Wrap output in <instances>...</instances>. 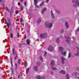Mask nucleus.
I'll return each mask as SVG.
<instances>
[{"mask_svg":"<svg viewBox=\"0 0 79 79\" xmlns=\"http://www.w3.org/2000/svg\"><path fill=\"white\" fill-rule=\"evenodd\" d=\"M23 26H24V24H23Z\"/></svg>","mask_w":79,"mask_h":79,"instance_id":"nucleus-52","label":"nucleus"},{"mask_svg":"<svg viewBox=\"0 0 79 79\" xmlns=\"http://www.w3.org/2000/svg\"><path fill=\"white\" fill-rule=\"evenodd\" d=\"M24 5L26 6V2H24Z\"/></svg>","mask_w":79,"mask_h":79,"instance_id":"nucleus-41","label":"nucleus"},{"mask_svg":"<svg viewBox=\"0 0 79 79\" xmlns=\"http://www.w3.org/2000/svg\"><path fill=\"white\" fill-rule=\"evenodd\" d=\"M29 68L27 69V70H26V74H27L28 73H29Z\"/></svg>","mask_w":79,"mask_h":79,"instance_id":"nucleus-24","label":"nucleus"},{"mask_svg":"<svg viewBox=\"0 0 79 79\" xmlns=\"http://www.w3.org/2000/svg\"><path fill=\"white\" fill-rule=\"evenodd\" d=\"M35 5H37V0H34Z\"/></svg>","mask_w":79,"mask_h":79,"instance_id":"nucleus-17","label":"nucleus"},{"mask_svg":"<svg viewBox=\"0 0 79 79\" xmlns=\"http://www.w3.org/2000/svg\"><path fill=\"white\" fill-rule=\"evenodd\" d=\"M40 60H41V61H43V59H42V56H40Z\"/></svg>","mask_w":79,"mask_h":79,"instance_id":"nucleus-32","label":"nucleus"},{"mask_svg":"<svg viewBox=\"0 0 79 79\" xmlns=\"http://www.w3.org/2000/svg\"><path fill=\"white\" fill-rule=\"evenodd\" d=\"M23 8H24V6H21V7L20 8L21 11H23Z\"/></svg>","mask_w":79,"mask_h":79,"instance_id":"nucleus-19","label":"nucleus"},{"mask_svg":"<svg viewBox=\"0 0 79 79\" xmlns=\"http://www.w3.org/2000/svg\"><path fill=\"white\" fill-rule=\"evenodd\" d=\"M65 26L67 28H68V23L66 22L65 23Z\"/></svg>","mask_w":79,"mask_h":79,"instance_id":"nucleus-27","label":"nucleus"},{"mask_svg":"<svg viewBox=\"0 0 79 79\" xmlns=\"http://www.w3.org/2000/svg\"><path fill=\"white\" fill-rule=\"evenodd\" d=\"M51 17L52 19H54L55 17L54 16V15H53V12H52V10H51Z\"/></svg>","mask_w":79,"mask_h":79,"instance_id":"nucleus-10","label":"nucleus"},{"mask_svg":"<svg viewBox=\"0 0 79 79\" xmlns=\"http://www.w3.org/2000/svg\"><path fill=\"white\" fill-rule=\"evenodd\" d=\"M52 70H56V68L54 67H52Z\"/></svg>","mask_w":79,"mask_h":79,"instance_id":"nucleus-33","label":"nucleus"},{"mask_svg":"<svg viewBox=\"0 0 79 79\" xmlns=\"http://www.w3.org/2000/svg\"><path fill=\"white\" fill-rule=\"evenodd\" d=\"M71 53L69 52L68 57L69 58H71Z\"/></svg>","mask_w":79,"mask_h":79,"instance_id":"nucleus-26","label":"nucleus"},{"mask_svg":"<svg viewBox=\"0 0 79 79\" xmlns=\"http://www.w3.org/2000/svg\"><path fill=\"white\" fill-rule=\"evenodd\" d=\"M45 26L47 27H49V28H50L52 27L53 25L52 23L47 22L45 23Z\"/></svg>","mask_w":79,"mask_h":79,"instance_id":"nucleus-3","label":"nucleus"},{"mask_svg":"<svg viewBox=\"0 0 79 79\" xmlns=\"http://www.w3.org/2000/svg\"><path fill=\"white\" fill-rule=\"evenodd\" d=\"M24 38L25 39H26V35H24Z\"/></svg>","mask_w":79,"mask_h":79,"instance_id":"nucleus-40","label":"nucleus"},{"mask_svg":"<svg viewBox=\"0 0 79 79\" xmlns=\"http://www.w3.org/2000/svg\"><path fill=\"white\" fill-rule=\"evenodd\" d=\"M12 53L15 56L14 59V60H16L17 57V54H16V51H15V49L14 48L12 49Z\"/></svg>","mask_w":79,"mask_h":79,"instance_id":"nucleus-2","label":"nucleus"},{"mask_svg":"<svg viewBox=\"0 0 79 79\" xmlns=\"http://www.w3.org/2000/svg\"><path fill=\"white\" fill-rule=\"evenodd\" d=\"M44 2H41V4L40 5V6H42V5H44Z\"/></svg>","mask_w":79,"mask_h":79,"instance_id":"nucleus-28","label":"nucleus"},{"mask_svg":"<svg viewBox=\"0 0 79 79\" xmlns=\"http://www.w3.org/2000/svg\"><path fill=\"white\" fill-rule=\"evenodd\" d=\"M15 66H16L15 69H17V64H15Z\"/></svg>","mask_w":79,"mask_h":79,"instance_id":"nucleus-39","label":"nucleus"},{"mask_svg":"<svg viewBox=\"0 0 79 79\" xmlns=\"http://www.w3.org/2000/svg\"><path fill=\"white\" fill-rule=\"evenodd\" d=\"M16 21H19V19H16Z\"/></svg>","mask_w":79,"mask_h":79,"instance_id":"nucleus-42","label":"nucleus"},{"mask_svg":"<svg viewBox=\"0 0 79 79\" xmlns=\"http://www.w3.org/2000/svg\"><path fill=\"white\" fill-rule=\"evenodd\" d=\"M46 10H47L46 8L44 7L43 8V9L41 11L42 15H43L44 14V11H45Z\"/></svg>","mask_w":79,"mask_h":79,"instance_id":"nucleus-9","label":"nucleus"},{"mask_svg":"<svg viewBox=\"0 0 79 79\" xmlns=\"http://www.w3.org/2000/svg\"><path fill=\"white\" fill-rule=\"evenodd\" d=\"M36 78H37L38 79H44L45 78H43V77H40V76H38L36 77Z\"/></svg>","mask_w":79,"mask_h":79,"instance_id":"nucleus-15","label":"nucleus"},{"mask_svg":"<svg viewBox=\"0 0 79 79\" xmlns=\"http://www.w3.org/2000/svg\"><path fill=\"white\" fill-rule=\"evenodd\" d=\"M19 77H20V76H19H19L18 77L19 78Z\"/></svg>","mask_w":79,"mask_h":79,"instance_id":"nucleus-50","label":"nucleus"},{"mask_svg":"<svg viewBox=\"0 0 79 79\" xmlns=\"http://www.w3.org/2000/svg\"><path fill=\"white\" fill-rule=\"evenodd\" d=\"M18 5H20V2H19L18 3Z\"/></svg>","mask_w":79,"mask_h":79,"instance_id":"nucleus-44","label":"nucleus"},{"mask_svg":"<svg viewBox=\"0 0 79 79\" xmlns=\"http://www.w3.org/2000/svg\"><path fill=\"white\" fill-rule=\"evenodd\" d=\"M78 23H79V22H78Z\"/></svg>","mask_w":79,"mask_h":79,"instance_id":"nucleus-55","label":"nucleus"},{"mask_svg":"<svg viewBox=\"0 0 79 79\" xmlns=\"http://www.w3.org/2000/svg\"><path fill=\"white\" fill-rule=\"evenodd\" d=\"M21 75H22V74H21Z\"/></svg>","mask_w":79,"mask_h":79,"instance_id":"nucleus-54","label":"nucleus"},{"mask_svg":"<svg viewBox=\"0 0 79 79\" xmlns=\"http://www.w3.org/2000/svg\"><path fill=\"white\" fill-rule=\"evenodd\" d=\"M6 11H8V12H9V11H10V10H9V9H8V7H6Z\"/></svg>","mask_w":79,"mask_h":79,"instance_id":"nucleus-25","label":"nucleus"},{"mask_svg":"<svg viewBox=\"0 0 79 79\" xmlns=\"http://www.w3.org/2000/svg\"><path fill=\"white\" fill-rule=\"evenodd\" d=\"M74 56H79V51L76 52L74 54Z\"/></svg>","mask_w":79,"mask_h":79,"instance_id":"nucleus-11","label":"nucleus"},{"mask_svg":"<svg viewBox=\"0 0 79 79\" xmlns=\"http://www.w3.org/2000/svg\"><path fill=\"white\" fill-rule=\"evenodd\" d=\"M64 49L63 48L61 47H60L59 49V51L64 56H65L66 55V51H64V52H63V51Z\"/></svg>","mask_w":79,"mask_h":79,"instance_id":"nucleus-1","label":"nucleus"},{"mask_svg":"<svg viewBox=\"0 0 79 79\" xmlns=\"http://www.w3.org/2000/svg\"><path fill=\"white\" fill-rule=\"evenodd\" d=\"M66 42L68 43L69 42V40H70V38L69 37H68L66 38Z\"/></svg>","mask_w":79,"mask_h":79,"instance_id":"nucleus-14","label":"nucleus"},{"mask_svg":"<svg viewBox=\"0 0 79 79\" xmlns=\"http://www.w3.org/2000/svg\"><path fill=\"white\" fill-rule=\"evenodd\" d=\"M48 50L49 51H50V52H52V51L53 50V47H52V46H49L48 48Z\"/></svg>","mask_w":79,"mask_h":79,"instance_id":"nucleus-8","label":"nucleus"},{"mask_svg":"<svg viewBox=\"0 0 79 79\" xmlns=\"http://www.w3.org/2000/svg\"><path fill=\"white\" fill-rule=\"evenodd\" d=\"M56 42H57V43H59V42H60V39L59 38H58L56 40Z\"/></svg>","mask_w":79,"mask_h":79,"instance_id":"nucleus-21","label":"nucleus"},{"mask_svg":"<svg viewBox=\"0 0 79 79\" xmlns=\"http://www.w3.org/2000/svg\"><path fill=\"white\" fill-rule=\"evenodd\" d=\"M24 65H25V66H27V62H25L24 63Z\"/></svg>","mask_w":79,"mask_h":79,"instance_id":"nucleus-34","label":"nucleus"},{"mask_svg":"<svg viewBox=\"0 0 79 79\" xmlns=\"http://www.w3.org/2000/svg\"><path fill=\"white\" fill-rule=\"evenodd\" d=\"M61 61L62 63L64 64V62L65 61H66V59L64 58V57L62 56L61 57Z\"/></svg>","mask_w":79,"mask_h":79,"instance_id":"nucleus-7","label":"nucleus"},{"mask_svg":"<svg viewBox=\"0 0 79 79\" xmlns=\"http://www.w3.org/2000/svg\"><path fill=\"white\" fill-rule=\"evenodd\" d=\"M47 52H46L45 51L44 52V56H46V55H47Z\"/></svg>","mask_w":79,"mask_h":79,"instance_id":"nucleus-31","label":"nucleus"},{"mask_svg":"<svg viewBox=\"0 0 79 79\" xmlns=\"http://www.w3.org/2000/svg\"><path fill=\"white\" fill-rule=\"evenodd\" d=\"M74 1H75V2L76 3V4H77V3L78 6L79 7V1H78V0H72V2H74Z\"/></svg>","mask_w":79,"mask_h":79,"instance_id":"nucleus-6","label":"nucleus"},{"mask_svg":"<svg viewBox=\"0 0 79 79\" xmlns=\"http://www.w3.org/2000/svg\"><path fill=\"white\" fill-rule=\"evenodd\" d=\"M66 77L67 79H69V75H68V74L66 75Z\"/></svg>","mask_w":79,"mask_h":79,"instance_id":"nucleus-22","label":"nucleus"},{"mask_svg":"<svg viewBox=\"0 0 79 79\" xmlns=\"http://www.w3.org/2000/svg\"><path fill=\"white\" fill-rule=\"evenodd\" d=\"M48 1H49V0H47L46 2H48Z\"/></svg>","mask_w":79,"mask_h":79,"instance_id":"nucleus-47","label":"nucleus"},{"mask_svg":"<svg viewBox=\"0 0 79 79\" xmlns=\"http://www.w3.org/2000/svg\"><path fill=\"white\" fill-rule=\"evenodd\" d=\"M40 22H41V19H40V18H39L37 21V23H40Z\"/></svg>","mask_w":79,"mask_h":79,"instance_id":"nucleus-13","label":"nucleus"},{"mask_svg":"<svg viewBox=\"0 0 79 79\" xmlns=\"http://www.w3.org/2000/svg\"><path fill=\"white\" fill-rule=\"evenodd\" d=\"M35 5L36 7H37V8H39V6L37 5V4Z\"/></svg>","mask_w":79,"mask_h":79,"instance_id":"nucleus-38","label":"nucleus"},{"mask_svg":"<svg viewBox=\"0 0 79 79\" xmlns=\"http://www.w3.org/2000/svg\"><path fill=\"white\" fill-rule=\"evenodd\" d=\"M51 66H53L54 65V62H53V60H52V62L51 63Z\"/></svg>","mask_w":79,"mask_h":79,"instance_id":"nucleus-20","label":"nucleus"},{"mask_svg":"<svg viewBox=\"0 0 79 79\" xmlns=\"http://www.w3.org/2000/svg\"><path fill=\"white\" fill-rule=\"evenodd\" d=\"M23 0H20V2L21 3H23Z\"/></svg>","mask_w":79,"mask_h":79,"instance_id":"nucleus-43","label":"nucleus"},{"mask_svg":"<svg viewBox=\"0 0 79 79\" xmlns=\"http://www.w3.org/2000/svg\"><path fill=\"white\" fill-rule=\"evenodd\" d=\"M19 37V33H18L17 36V38H18V37Z\"/></svg>","mask_w":79,"mask_h":79,"instance_id":"nucleus-35","label":"nucleus"},{"mask_svg":"<svg viewBox=\"0 0 79 79\" xmlns=\"http://www.w3.org/2000/svg\"><path fill=\"white\" fill-rule=\"evenodd\" d=\"M2 0H0V3L2 2Z\"/></svg>","mask_w":79,"mask_h":79,"instance_id":"nucleus-49","label":"nucleus"},{"mask_svg":"<svg viewBox=\"0 0 79 79\" xmlns=\"http://www.w3.org/2000/svg\"><path fill=\"white\" fill-rule=\"evenodd\" d=\"M20 61H21V60H20V59H19L18 60V63L19 64L20 63Z\"/></svg>","mask_w":79,"mask_h":79,"instance_id":"nucleus-37","label":"nucleus"},{"mask_svg":"<svg viewBox=\"0 0 79 79\" xmlns=\"http://www.w3.org/2000/svg\"><path fill=\"white\" fill-rule=\"evenodd\" d=\"M60 73H62V74H65V71L64 70H61L60 72Z\"/></svg>","mask_w":79,"mask_h":79,"instance_id":"nucleus-16","label":"nucleus"},{"mask_svg":"<svg viewBox=\"0 0 79 79\" xmlns=\"http://www.w3.org/2000/svg\"><path fill=\"white\" fill-rule=\"evenodd\" d=\"M34 69L35 71H38V68H37V67L35 66L34 67Z\"/></svg>","mask_w":79,"mask_h":79,"instance_id":"nucleus-12","label":"nucleus"},{"mask_svg":"<svg viewBox=\"0 0 79 79\" xmlns=\"http://www.w3.org/2000/svg\"><path fill=\"white\" fill-rule=\"evenodd\" d=\"M14 79H15V77H14Z\"/></svg>","mask_w":79,"mask_h":79,"instance_id":"nucleus-51","label":"nucleus"},{"mask_svg":"<svg viewBox=\"0 0 79 79\" xmlns=\"http://www.w3.org/2000/svg\"><path fill=\"white\" fill-rule=\"evenodd\" d=\"M13 37V34L11 33L10 35V37L12 39Z\"/></svg>","mask_w":79,"mask_h":79,"instance_id":"nucleus-29","label":"nucleus"},{"mask_svg":"<svg viewBox=\"0 0 79 79\" xmlns=\"http://www.w3.org/2000/svg\"><path fill=\"white\" fill-rule=\"evenodd\" d=\"M40 36L41 38H45L47 36V33H42L40 34Z\"/></svg>","mask_w":79,"mask_h":79,"instance_id":"nucleus-4","label":"nucleus"},{"mask_svg":"<svg viewBox=\"0 0 79 79\" xmlns=\"http://www.w3.org/2000/svg\"><path fill=\"white\" fill-rule=\"evenodd\" d=\"M15 14H16V15H17V14H18V10H16L15 11Z\"/></svg>","mask_w":79,"mask_h":79,"instance_id":"nucleus-36","label":"nucleus"},{"mask_svg":"<svg viewBox=\"0 0 79 79\" xmlns=\"http://www.w3.org/2000/svg\"><path fill=\"white\" fill-rule=\"evenodd\" d=\"M26 42L27 45H29V42H30L29 40H27Z\"/></svg>","mask_w":79,"mask_h":79,"instance_id":"nucleus-18","label":"nucleus"},{"mask_svg":"<svg viewBox=\"0 0 79 79\" xmlns=\"http://www.w3.org/2000/svg\"><path fill=\"white\" fill-rule=\"evenodd\" d=\"M11 71V73L12 74H14V72L13 71V68H10Z\"/></svg>","mask_w":79,"mask_h":79,"instance_id":"nucleus-23","label":"nucleus"},{"mask_svg":"<svg viewBox=\"0 0 79 79\" xmlns=\"http://www.w3.org/2000/svg\"><path fill=\"white\" fill-rule=\"evenodd\" d=\"M7 21H8L9 23L10 22V19L8 18V19H5V22H6V24L8 27H9V26L10 25V23H7Z\"/></svg>","mask_w":79,"mask_h":79,"instance_id":"nucleus-5","label":"nucleus"},{"mask_svg":"<svg viewBox=\"0 0 79 79\" xmlns=\"http://www.w3.org/2000/svg\"><path fill=\"white\" fill-rule=\"evenodd\" d=\"M20 22H21V24H22V23H23V18L21 19Z\"/></svg>","mask_w":79,"mask_h":79,"instance_id":"nucleus-30","label":"nucleus"},{"mask_svg":"<svg viewBox=\"0 0 79 79\" xmlns=\"http://www.w3.org/2000/svg\"><path fill=\"white\" fill-rule=\"evenodd\" d=\"M20 45H21V44H19V46L20 47Z\"/></svg>","mask_w":79,"mask_h":79,"instance_id":"nucleus-48","label":"nucleus"},{"mask_svg":"<svg viewBox=\"0 0 79 79\" xmlns=\"http://www.w3.org/2000/svg\"><path fill=\"white\" fill-rule=\"evenodd\" d=\"M8 50V49H7V50Z\"/></svg>","mask_w":79,"mask_h":79,"instance_id":"nucleus-53","label":"nucleus"},{"mask_svg":"<svg viewBox=\"0 0 79 79\" xmlns=\"http://www.w3.org/2000/svg\"><path fill=\"white\" fill-rule=\"evenodd\" d=\"M11 64H12V60H10Z\"/></svg>","mask_w":79,"mask_h":79,"instance_id":"nucleus-45","label":"nucleus"},{"mask_svg":"<svg viewBox=\"0 0 79 79\" xmlns=\"http://www.w3.org/2000/svg\"><path fill=\"white\" fill-rule=\"evenodd\" d=\"M76 48H77L78 50H79V48L77 47H76Z\"/></svg>","mask_w":79,"mask_h":79,"instance_id":"nucleus-46","label":"nucleus"}]
</instances>
